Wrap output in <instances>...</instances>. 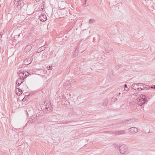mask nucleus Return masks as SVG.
<instances>
[{
  "label": "nucleus",
  "instance_id": "nucleus-1",
  "mask_svg": "<svg viewBox=\"0 0 155 155\" xmlns=\"http://www.w3.org/2000/svg\"><path fill=\"white\" fill-rule=\"evenodd\" d=\"M137 104L139 105L142 106L147 101V97L145 95L141 94L137 98Z\"/></svg>",
  "mask_w": 155,
  "mask_h": 155
},
{
  "label": "nucleus",
  "instance_id": "nucleus-2",
  "mask_svg": "<svg viewBox=\"0 0 155 155\" xmlns=\"http://www.w3.org/2000/svg\"><path fill=\"white\" fill-rule=\"evenodd\" d=\"M119 150L120 153L122 154H127L129 152L128 147L125 145H123L120 146L119 147Z\"/></svg>",
  "mask_w": 155,
  "mask_h": 155
},
{
  "label": "nucleus",
  "instance_id": "nucleus-3",
  "mask_svg": "<svg viewBox=\"0 0 155 155\" xmlns=\"http://www.w3.org/2000/svg\"><path fill=\"white\" fill-rule=\"evenodd\" d=\"M47 16L45 13H41L40 15L39 18L42 21H45L47 20Z\"/></svg>",
  "mask_w": 155,
  "mask_h": 155
},
{
  "label": "nucleus",
  "instance_id": "nucleus-4",
  "mask_svg": "<svg viewBox=\"0 0 155 155\" xmlns=\"http://www.w3.org/2000/svg\"><path fill=\"white\" fill-rule=\"evenodd\" d=\"M66 4H67L65 1H61L59 2V5L60 7H59V8H60L63 9V8H64L66 5Z\"/></svg>",
  "mask_w": 155,
  "mask_h": 155
},
{
  "label": "nucleus",
  "instance_id": "nucleus-5",
  "mask_svg": "<svg viewBox=\"0 0 155 155\" xmlns=\"http://www.w3.org/2000/svg\"><path fill=\"white\" fill-rule=\"evenodd\" d=\"M130 131L131 134H134L138 132V129L135 127H133L129 129Z\"/></svg>",
  "mask_w": 155,
  "mask_h": 155
},
{
  "label": "nucleus",
  "instance_id": "nucleus-6",
  "mask_svg": "<svg viewBox=\"0 0 155 155\" xmlns=\"http://www.w3.org/2000/svg\"><path fill=\"white\" fill-rule=\"evenodd\" d=\"M139 86H138L137 89L138 90H142L145 86V84L142 83H138Z\"/></svg>",
  "mask_w": 155,
  "mask_h": 155
},
{
  "label": "nucleus",
  "instance_id": "nucleus-7",
  "mask_svg": "<svg viewBox=\"0 0 155 155\" xmlns=\"http://www.w3.org/2000/svg\"><path fill=\"white\" fill-rule=\"evenodd\" d=\"M32 46L28 45L26 46L25 49V50L26 52H28L30 50Z\"/></svg>",
  "mask_w": 155,
  "mask_h": 155
},
{
  "label": "nucleus",
  "instance_id": "nucleus-8",
  "mask_svg": "<svg viewBox=\"0 0 155 155\" xmlns=\"http://www.w3.org/2000/svg\"><path fill=\"white\" fill-rule=\"evenodd\" d=\"M79 48L78 47H77L75 51V52L73 54V57L74 58L78 54V51Z\"/></svg>",
  "mask_w": 155,
  "mask_h": 155
},
{
  "label": "nucleus",
  "instance_id": "nucleus-9",
  "mask_svg": "<svg viewBox=\"0 0 155 155\" xmlns=\"http://www.w3.org/2000/svg\"><path fill=\"white\" fill-rule=\"evenodd\" d=\"M60 12L61 13V14H62V15H61V16H62L63 17H64V16H65L66 15V12L64 10V8H63V9L61 8Z\"/></svg>",
  "mask_w": 155,
  "mask_h": 155
},
{
  "label": "nucleus",
  "instance_id": "nucleus-10",
  "mask_svg": "<svg viewBox=\"0 0 155 155\" xmlns=\"http://www.w3.org/2000/svg\"><path fill=\"white\" fill-rule=\"evenodd\" d=\"M131 122V120H124L122 121L121 122V124H129Z\"/></svg>",
  "mask_w": 155,
  "mask_h": 155
},
{
  "label": "nucleus",
  "instance_id": "nucleus-11",
  "mask_svg": "<svg viewBox=\"0 0 155 155\" xmlns=\"http://www.w3.org/2000/svg\"><path fill=\"white\" fill-rule=\"evenodd\" d=\"M138 86H139V84H138L134 83L132 85V88L135 90H136L137 89Z\"/></svg>",
  "mask_w": 155,
  "mask_h": 155
},
{
  "label": "nucleus",
  "instance_id": "nucleus-12",
  "mask_svg": "<svg viewBox=\"0 0 155 155\" xmlns=\"http://www.w3.org/2000/svg\"><path fill=\"white\" fill-rule=\"evenodd\" d=\"M125 133L124 130H122L120 131H117L115 132V134L116 135H120L124 134Z\"/></svg>",
  "mask_w": 155,
  "mask_h": 155
},
{
  "label": "nucleus",
  "instance_id": "nucleus-13",
  "mask_svg": "<svg viewBox=\"0 0 155 155\" xmlns=\"http://www.w3.org/2000/svg\"><path fill=\"white\" fill-rule=\"evenodd\" d=\"M23 81L22 80L18 79L16 81V84L18 86H20L21 84H22L23 82Z\"/></svg>",
  "mask_w": 155,
  "mask_h": 155
},
{
  "label": "nucleus",
  "instance_id": "nucleus-14",
  "mask_svg": "<svg viewBox=\"0 0 155 155\" xmlns=\"http://www.w3.org/2000/svg\"><path fill=\"white\" fill-rule=\"evenodd\" d=\"M16 88L17 89H18V91H19V92H20L16 93L17 95H18L21 94L22 93V90H21V89L18 88H17V87H16Z\"/></svg>",
  "mask_w": 155,
  "mask_h": 155
},
{
  "label": "nucleus",
  "instance_id": "nucleus-15",
  "mask_svg": "<svg viewBox=\"0 0 155 155\" xmlns=\"http://www.w3.org/2000/svg\"><path fill=\"white\" fill-rule=\"evenodd\" d=\"M147 4L149 6H151L153 7V8H154V6H153V5L151 4V0H148L147 2Z\"/></svg>",
  "mask_w": 155,
  "mask_h": 155
},
{
  "label": "nucleus",
  "instance_id": "nucleus-16",
  "mask_svg": "<svg viewBox=\"0 0 155 155\" xmlns=\"http://www.w3.org/2000/svg\"><path fill=\"white\" fill-rule=\"evenodd\" d=\"M17 0V3L16 4H15V6L17 7V8H18V6H20V5H21V2L20 1H19V0H18V1L17 0Z\"/></svg>",
  "mask_w": 155,
  "mask_h": 155
},
{
  "label": "nucleus",
  "instance_id": "nucleus-17",
  "mask_svg": "<svg viewBox=\"0 0 155 155\" xmlns=\"http://www.w3.org/2000/svg\"><path fill=\"white\" fill-rule=\"evenodd\" d=\"M150 88V87L149 85H146L145 84V86H144V87L143 89V90H147L149 89Z\"/></svg>",
  "mask_w": 155,
  "mask_h": 155
},
{
  "label": "nucleus",
  "instance_id": "nucleus-18",
  "mask_svg": "<svg viewBox=\"0 0 155 155\" xmlns=\"http://www.w3.org/2000/svg\"><path fill=\"white\" fill-rule=\"evenodd\" d=\"M108 100L107 99H106L104 101L103 103V105L104 106H106L108 104L107 102Z\"/></svg>",
  "mask_w": 155,
  "mask_h": 155
},
{
  "label": "nucleus",
  "instance_id": "nucleus-19",
  "mask_svg": "<svg viewBox=\"0 0 155 155\" xmlns=\"http://www.w3.org/2000/svg\"><path fill=\"white\" fill-rule=\"evenodd\" d=\"M95 20L94 19H91L89 20V23L90 24L94 23L95 22Z\"/></svg>",
  "mask_w": 155,
  "mask_h": 155
},
{
  "label": "nucleus",
  "instance_id": "nucleus-20",
  "mask_svg": "<svg viewBox=\"0 0 155 155\" xmlns=\"http://www.w3.org/2000/svg\"><path fill=\"white\" fill-rule=\"evenodd\" d=\"M19 76L20 77V78L19 79H20L21 80H23L25 78H26V77H23V76L21 75V74H19Z\"/></svg>",
  "mask_w": 155,
  "mask_h": 155
},
{
  "label": "nucleus",
  "instance_id": "nucleus-21",
  "mask_svg": "<svg viewBox=\"0 0 155 155\" xmlns=\"http://www.w3.org/2000/svg\"><path fill=\"white\" fill-rule=\"evenodd\" d=\"M87 1V0H84V2L82 5L84 7H86V2Z\"/></svg>",
  "mask_w": 155,
  "mask_h": 155
},
{
  "label": "nucleus",
  "instance_id": "nucleus-22",
  "mask_svg": "<svg viewBox=\"0 0 155 155\" xmlns=\"http://www.w3.org/2000/svg\"><path fill=\"white\" fill-rule=\"evenodd\" d=\"M3 60V57L2 54L0 53V62L2 61Z\"/></svg>",
  "mask_w": 155,
  "mask_h": 155
},
{
  "label": "nucleus",
  "instance_id": "nucleus-23",
  "mask_svg": "<svg viewBox=\"0 0 155 155\" xmlns=\"http://www.w3.org/2000/svg\"><path fill=\"white\" fill-rule=\"evenodd\" d=\"M25 72H24V71H23V72H20L19 74H21V75L23 76V77L24 78L25 77Z\"/></svg>",
  "mask_w": 155,
  "mask_h": 155
},
{
  "label": "nucleus",
  "instance_id": "nucleus-24",
  "mask_svg": "<svg viewBox=\"0 0 155 155\" xmlns=\"http://www.w3.org/2000/svg\"><path fill=\"white\" fill-rule=\"evenodd\" d=\"M124 90L126 91H128L129 90V88L128 87H124Z\"/></svg>",
  "mask_w": 155,
  "mask_h": 155
},
{
  "label": "nucleus",
  "instance_id": "nucleus-25",
  "mask_svg": "<svg viewBox=\"0 0 155 155\" xmlns=\"http://www.w3.org/2000/svg\"><path fill=\"white\" fill-rule=\"evenodd\" d=\"M28 74H29V73H28V72H27V74H26V73H25V77H27L29 75Z\"/></svg>",
  "mask_w": 155,
  "mask_h": 155
},
{
  "label": "nucleus",
  "instance_id": "nucleus-26",
  "mask_svg": "<svg viewBox=\"0 0 155 155\" xmlns=\"http://www.w3.org/2000/svg\"><path fill=\"white\" fill-rule=\"evenodd\" d=\"M48 68V70H52V66H49Z\"/></svg>",
  "mask_w": 155,
  "mask_h": 155
},
{
  "label": "nucleus",
  "instance_id": "nucleus-27",
  "mask_svg": "<svg viewBox=\"0 0 155 155\" xmlns=\"http://www.w3.org/2000/svg\"><path fill=\"white\" fill-rule=\"evenodd\" d=\"M151 87L155 89V85Z\"/></svg>",
  "mask_w": 155,
  "mask_h": 155
},
{
  "label": "nucleus",
  "instance_id": "nucleus-28",
  "mask_svg": "<svg viewBox=\"0 0 155 155\" xmlns=\"http://www.w3.org/2000/svg\"><path fill=\"white\" fill-rule=\"evenodd\" d=\"M33 43H34V42H33V43H32V44H31L29 45H31V46H32H32H34V44Z\"/></svg>",
  "mask_w": 155,
  "mask_h": 155
},
{
  "label": "nucleus",
  "instance_id": "nucleus-29",
  "mask_svg": "<svg viewBox=\"0 0 155 155\" xmlns=\"http://www.w3.org/2000/svg\"><path fill=\"white\" fill-rule=\"evenodd\" d=\"M124 87H127V85L126 84H125L124 85Z\"/></svg>",
  "mask_w": 155,
  "mask_h": 155
},
{
  "label": "nucleus",
  "instance_id": "nucleus-30",
  "mask_svg": "<svg viewBox=\"0 0 155 155\" xmlns=\"http://www.w3.org/2000/svg\"><path fill=\"white\" fill-rule=\"evenodd\" d=\"M40 0H36L37 2H38L40 1Z\"/></svg>",
  "mask_w": 155,
  "mask_h": 155
},
{
  "label": "nucleus",
  "instance_id": "nucleus-31",
  "mask_svg": "<svg viewBox=\"0 0 155 155\" xmlns=\"http://www.w3.org/2000/svg\"><path fill=\"white\" fill-rule=\"evenodd\" d=\"M20 35V34H19L18 35V37H19Z\"/></svg>",
  "mask_w": 155,
  "mask_h": 155
},
{
  "label": "nucleus",
  "instance_id": "nucleus-32",
  "mask_svg": "<svg viewBox=\"0 0 155 155\" xmlns=\"http://www.w3.org/2000/svg\"><path fill=\"white\" fill-rule=\"evenodd\" d=\"M31 34H31V33H30L29 34V35H31Z\"/></svg>",
  "mask_w": 155,
  "mask_h": 155
},
{
  "label": "nucleus",
  "instance_id": "nucleus-33",
  "mask_svg": "<svg viewBox=\"0 0 155 155\" xmlns=\"http://www.w3.org/2000/svg\"><path fill=\"white\" fill-rule=\"evenodd\" d=\"M70 81H71V80H69V82H70Z\"/></svg>",
  "mask_w": 155,
  "mask_h": 155
},
{
  "label": "nucleus",
  "instance_id": "nucleus-34",
  "mask_svg": "<svg viewBox=\"0 0 155 155\" xmlns=\"http://www.w3.org/2000/svg\"><path fill=\"white\" fill-rule=\"evenodd\" d=\"M64 85H63V88H64Z\"/></svg>",
  "mask_w": 155,
  "mask_h": 155
},
{
  "label": "nucleus",
  "instance_id": "nucleus-35",
  "mask_svg": "<svg viewBox=\"0 0 155 155\" xmlns=\"http://www.w3.org/2000/svg\"><path fill=\"white\" fill-rule=\"evenodd\" d=\"M120 94V93H119V94Z\"/></svg>",
  "mask_w": 155,
  "mask_h": 155
}]
</instances>
